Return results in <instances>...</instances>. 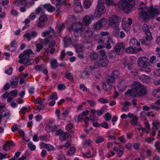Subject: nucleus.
<instances>
[{"label": "nucleus", "mask_w": 160, "mask_h": 160, "mask_svg": "<svg viewBox=\"0 0 160 160\" xmlns=\"http://www.w3.org/2000/svg\"><path fill=\"white\" fill-rule=\"evenodd\" d=\"M95 17L93 15H86L83 18L82 22H77L73 23L70 27L69 30H73L74 35L77 37L80 36L82 31L84 29L83 28V24L86 27L88 26L90 23L91 21L95 18Z\"/></svg>", "instance_id": "1"}, {"label": "nucleus", "mask_w": 160, "mask_h": 160, "mask_svg": "<svg viewBox=\"0 0 160 160\" xmlns=\"http://www.w3.org/2000/svg\"><path fill=\"white\" fill-rule=\"evenodd\" d=\"M146 92V87L139 82H136L132 84V89L128 90L125 94L126 95L135 97L138 95H144Z\"/></svg>", "instance_id": "2"}, {"label": "nucleus", "mask_w": 160, "mask_h": 160, "mask_svg": "<svg viewBox=\"0 0 160 160\" xmlns=\"http://www.w3.org/2000/svg\"><path fill=\"white\" fill-rule=\"evenodd\" d=\"M141 10L140 17L145 20H149L152 19L154 15H157L160 14V11L158 9L154 8L152 6L149 8L145 7L139 8Z\"/></svg>", "instance_id": "3"}, {"label": "nucleus", "mask_w": 160, "mask_h": 160, "mask_svg": "<svg viewBox=\"0 0 160 160\" xmlns=\"http://www.w3.org/2000/svg\"><path fill=\"white\" fill-rule=\"evenodd\" d=\"M133 1L130 0H125L119 5V8L123 10L125 13H128L131 12V10L134 5Z\"/></svg>", "instance_id": "4"}, {"label": "nucleus", "mask_w": 160, "mask_h": 160, "mask_svg": "<svg viewBox=\"0 0 160 160\" xmlns=\"http://www.w3.org/2000/svg\"><path fill=\"white\" fill-rule=\"evenodd\" d=\"M98 3L95 10V13L96 14V17L100 18L106 11V8L103 4L104 0H98Z\"/></svg>", "instance_id": "5"}, {"label": "nucleus", "mask_w": 160, "mask_h": 160, "mask_svg": "<svg viewBox=\"0 0 160 160\" xmlns=\"http://www.w3.org/2000/svg\"><path fill=\"white\" fill-rule=\"evenodd\" d=\"M142 30L146 33L145 38L142 39L141 40V43L144 44L145 42L150 41L152 39V37L147 25L144 24L142 27Z\"/></svg>", "instance_id": "6"}, {"label": "nucleus", "mask_w": 160, "mask_h": 160, "mask_svg": "<svg viewBox=\"0 0 160 160\" xmlns=\"http://www.w3.org/2000/svg\"><path fill=\"white\" fill-rule=\"evenodd\" d=\"M114 82V79L111 77H108L107 81L103 84V88L105 91H108L110 90L112 88V86L111 83Z\"/></svg>", "instance_id": "7"}, {"label": "nucleus", "mask_w": 160, "mask_h": 160, "mask_svg": "<svg viewBox=\"0 0 160 160\" xmlns=\"http://www.w3.org/2000/svg\"><path fill=\"white\" fill-rule=\"evenodd\" d=\"M108 24L113 28L118 27L119 25V21L118 18L116 16H112L109 19Z\"/></svg>", "instance_id": "8"}, {"label": "nucleus", "mask_w": 160, "mask_h": 160, "mask_svg": "<svg viewBox=\"0 0 160 160\" xmlns=\"http://www.w3.org/2000/svg\"><path fill=\"white\" fill-rule=\"evenodd\" d=\"M109 63V60L107 56L100 57L98 62H96V67H104L107 66Z\"/></svg>", "instance_id": "9"}, {"label": "nucleus", "mask_w": 160, "mask_h": 160, "mask_svg": "<svg viewBox=\"0 0 160 160\" xmlns=\"http://www.w3.org/2000/svg\"><path fill=\"white\" fill-rule=\"evenodd\" d=\"M138 63L141 68L144 66L149 65V63L148 58L145 57H140L138 60Z\"/></svg>", "instance_id": "10"}, {"label": "nucleus", "mask_w": 160, "mask_h": 160, "mask_svg": "<svg viewBox=\"0 0 160 160\" xmlns=\"http://www.w3.org/2000/svg\"><path fill=\"white\" fill-rule=\"evenodd\" d=\"M128 22L126 19H124L122 21V27L126 32H128L130 29L129 26L132 23V20L130 18H128Z\"/></svg>", "instance_id": "11"}, {"label": "nucleus", "mask_w": 160, "mask_h": 160, "mask_svg": "<svg viewBox=\"0 0 160 160\" xmlns=\"http://www.w3.org/2000/svg\"><path fill=\"white\" fill-rule=\"evenodd\" d=\"M125 45L122 43H117L114 48V50L116 53L118 55H121L124 51Z\"/></svg>", "instance_id": "12"}, {"label": "nucleus", "mask_w": 160, "mask_h": 160, "mask_svg": "<svg viewBox=\"0 0 160 160\" xmlns=\"http://www.w3.org/2000/svg\"><path fill=\"white\" fill-rule=\"evenodd\" d=\"M19 57L20 58L19 60V62L21 64H26L28 65H30L32 64L28 63L30 60V59H29V57H28L23 53H22L19 54Z\"/></svg>", "instance_id": "13"}, {"label": "nucleus", "mask_w": 160, "mask_h": 160, "mask_svg": "<svg viewBox=\"0 0 160 160\" xmlns=\"http://www.w3.org/2000/svg\"><path fill=\"white\" fill-rule=\"evenodd\" d=\"M142 49L141 48H137L135 46H130L127 48L126 50V52L129 53L134 54L137 53L140 51H142Z\"/></svg>", "instance_id": "14"}, {"label": "nucleus", "mask_w": 160, "mask_h": 160, "mask_svg": "<svg viewBox=\"0 0 160 160\" xmlns=\"http://www.w3.org/2000/svg\"><path fill=\"white\" fill-rule=\"evenodd\" d=\"M144 123L145 128L140 127L139 128H137V129L138 130H141L142 131V132L141 133V136L143 135V132H145L147 133H148L150 129V128L148 123L146 121H145Z\"/></svg>", "instance_id": "15"}, {"label": "nucleus", "mask_w": 160, "mask_h": 160, "mask_svg": "<svg viewBox=\"0 0 160 160\" xmlns=\"http://www.w3.org/2000/svg\"><path fill=\"white\" fill-rule=\"evenodd\" d=\"M93 35V32L90 29H88L85 31L83 34V36L86 40L91 39Z\"/></svg>", "instance_id": "16"}, {"label": "nucleus", "mask_w": 160, "mask_h": 160, "mask_svg": "<svg viewBox=\"0 0 160 160\" xmlns=\"http://www.w3.org/2000/svg\"><path fill=\"white\" fill-rule=\"evenodd\" d=\"M17 45V43L15 40L12 41L10 46H6V48L8 50L13 52L16 49V47Z\"/></svg>", "instance_id": "17"}, {"label": "nucleus", "mask_w": 160, "mask_h": 160, "mask_svg": "<svg viewBox=\"0 0 160 160\" xmlns=\"http://www.w3.org/2000/svg\"><path fill=\"white\" fill-rule=\"evenodd\" d=\"M74 10L76 12H79L82 11L83 8L80 2H76L74 3Z\"/></svg>", "instance_id": "18"}, {"label": "nucleus", "mask_w": 160, "mask_h": 160, "mask_svg": "<svg viewBox=\"0 0 160 160\" xmlns=\"http://www.w3.org/2000/svg\"><path fill=\"white\" fill-rule=\"evenodd\" d=\"M140 79L142 82L148 83L151 82V78L145 74H142L141 75Z\"/></svg>", "instance_id": "19"}, {"label": "nucleus", "mask_w": 160, "mask_h": 160, "mask_svg": "<svg viewBox=\"0 0 160 160\" xmlns=\"http://www.w3.org/2000/svg\"><path fill=\"white\" fill-rule=\"evenodd\" d=\"M113 150L118 152L117 155L118 157H120L123 153L124 148L122 147H120L118 148V147H113Z\"/></svg>", "instance_id": "20"}, {"label": "nucleus", "mask_w": 160, "mask_h": 160, "mask_svg": "<svg viewBox=\"0 0 160 160\" xmlns=\"http://www.w3.org/2000/svg\"><path fill=\"white\" fill-rule=\"evenodd\" d=\"M64 46L66 48L71 44L72 41L71 38L69 36H67L65 37L63 40Z\"/></svg>", "instance_id": "21"}, {"label": "nucleus", "mask_w": 160, "mask_h": 160, "mask_svg": "<svg viewBox=\"0 0 160 160\" xmlns=\"http://www.w3.org/2000/svg\"><path fill=\"white\" fill-rule=\"evenodd\" d=\"M57 129V127L55 125H51L47 126L45 127L46 130L49 132H53Z\"/></svg>", "instance_id": "22"}, {"label": "nucleus", "mask_w": 160, "mask_h": 160, "mask_svg": "<svg viewBox=\"0 0 160 160\" xmlns=\"http://www.w3.org/2000/svg\"><path fill=\"white\" fill-rule=\"evenodd\" d=\"M107 43H105L104 44L105 48L107 49H109L111 48L112 46L110 43L114 44L115 42H114L110 37H108V39L106 41Z\"/></svg>", "instance_id": "23"}, {"label": "nucleus", "mask_w": 160, "mask_h": 160, "mask_svg": "<svg viewBox=\"0 0 160 160\" xmlns=\"http://www.w3.org/2000/svg\"><path fill=\"white\" fill-rule=\"evenodd\" d=\"M26 0H15L13 2L11 5L12 7H14L15 5L17 6H21L22 5H24Z\"/></svg>", "instance_id": "24"}, {"label": "nucleus", "mask_w": 160, "mask_h": 160, "mask_svg": "<svg viewBox=\"0 0 160 160\" xmlns=\"http://www.w3.org/2000/svg\"><path fill=\"white\" fill-rule=\"evenodd\" d=\"M69 134L66 132H64L59 136V139L62 141H66L68 139L69 137Z\"/></svg>", "instance_id": "25"}, {"label": "nucleus", "mask_w": 160, "mask_h": 160, "mask_svg": "<svg viewBox=\"0 0 160 160\" xmlns=\"http://www.w3.org/2000/svg\"><path fill=\"white\" fill-rule=\"evenodd\" d=\"M44 8L48 11L50 12L55 11V8L49 3L43 5Z\"/></svg>", "instance_id": "26"}, {"label": "nucleus", "mask_w": 160, "mask_h": 160, "mask_svg": "<svg viewBox=\"0 0 160 160\" xmlns=\"http://www.w3.org/2000/svg\"><path fill=\"white\" fill-rule=\"evenodd\" d=\"M73 46L75 48L77 52H82L84 51L83 46L78 44H73Z\"/></svg>", "instance_id": "27"}, {"label": "nucleus", "mask_w": 160, "mask_h": 160, "mask_svg": "<svg viewBox=\"0 0 160 160\" xmlns=\"http://www.w3.org/2000/svg\"><path fill=\"white\" fill-rule=\"evenodd\" d=\"M137 47H139L140 43L139 42H138L137 39L135 38H132L131 39L129 42V45L130 46L133 47L135 44Z\"/></svg>", "instance_id": "28"}, {"label": "nucleus", "mask_w": 160, "mask_h": 160, "mask_svg": "<svg viewBox=\"0 0 160 160\" xmlns=\"http://www.w3.org/2000/svg\"><path fill=\"white\" fill-rule=\"evenodd\" d=\"M130 122L132 125L138 124L139 126L141 125V124L138 122V118L136 116L134 117L131 120Z\"/></svg>", "instance_id": "29"}, {"label": "nucleus", "mask_w": 160, "mask_h": 160, "mask_svg": "<svg viewBox=\"0 0 160 160\" xmlns=\"http://www.w3.org/2000/svg\"><path fill=\"white\" fill-rule=\"evenodd\" d=\"M51 67L53 69L56 68L58 66L57 60L55 59H52L50 61Z\"/></svg>", "instance_id": "30"}, {"label": "nucleus", "mask_w": 160, "mask_h": 160, "mask_svg": "<svg viewBox=\"0 0 160 160\" xmlns=\"http://www.w3.org/2000/svg\"><path fill=\"white\" fill-rule=\"evenodd\" d=\"M89 57L90 59L92 60H95L98 58V54L94 52H92L90 53Z\"/></svg>", "instance_id": "31"}, {"label": "nucleus", "mask_w": 160, "mask_h": 160, "mask_svg": "<svg viewBox=\"0 0 160 160\" xmlns=\"http://www.w3.org/2000/svg\"><path fill=\"white\" fill-rule=\"evenodd\" d=\"M89 74L88 71L84 70L81 73L80 76L83 78H88L89 77Z\"/></svg>", "instance_id": "32"}, {"label": "nucleus", "mask_w": 160, "mask_h": 160, "mask_svg": "<svg viewBox=\"0 0 160 160\" xmlns=\"http://www.w3.org/2000/svg\"><path fill=\"white\" fill-rule=\"evenodd\" d=\"M98 22L102 28L107 24L108 21L106 18H103L99 20Z\"/></svg>", "instance_id": "33"}, {"label": "nucleus", "mask_w": 160, "mask_h": 160, "mask_svg": "<svg viewBox=\"0 0 160 160\" xmlns=\"http://www.w3.org/2000/svg\"><path fill=\"white\" fill-rule=\"evenodd\" d=\"M45 107V106L42 103H40L38 106V108L34 110V113H38L40 111L43 109Z\"/></svg>", "instance_id": "34"}, {"label": "nucleus", "mask_w": 160, "mask_h": 160, "mask_svg": "<svg viewBox=\"0 0 160 160\" xmlns=\"http://www.w3.org/2000/svg\"><path fill=\"white\" fill-rule=\"evenodd\" d=\"M18 81V78H16L10 82V85L13 88H14L17 85Z\"/></svg>", "instance_id": "35"}, {"label": "nucleus", "mask_w": 160, "mask_h": 160, "mask_svg": "<svg viewBox=\"0 0 160 160\" xmlns=\"http://www.w3.org/2000/svg\"><path fill=\"white\" fill-rule=\"evenodd\" d=\"M92 3V2L89 0H84V4L86 8H89L90 7Z\"/></svg>", "instance_id": "36"}, {"label": "nucleus", "mask_w": 160, "mask_h": 160, "mask_svg": "<svg viewBox=\"0 0 160 160\" xmlns=\"http://www.w3.org/2000/svg\"><path fill=\"white\" fill-rule=\"evenodd\" d=\"M104 140V138L102 136H99L96 137L95 142L97 143H101Z\"/></svg>", "instance_id": "37"}, {"label": "nucleus", "mask_w": 160, "mask_h": 160, "mask_svg": "<svg viewBox=\"0 0 160 160\" xmlns=\"http://www.w3.org/2000/svg\"><path fill=\"white\" fill-rule=\"evenodd\" d=\"M119 74V73L118 71H114L112 73L111 76H110L108 77H111L112 78H114L115 82V79L118 77Z\"/></svg>", "instance_id": "38"}, {"label": "nucleus", "mask_w": 160, "mask_h": 160, "mask_svg": "<svg viewBox=\"0 0 160 160\" xmlns=\"http://www.w3.org/2000/svg\"><path fill=\"white\" fill-rule=\"evenodd\" d=\"M33 53V51L31 49L25 50L24 51L23 53L29 57H30V55Z\"/></svg>", "instance_id": "39"}, {"label": "nucleus", "mask_w": 160, "mask_h": 160, "mask_svg": "<svg viewBox=\"0 0 160 160\" xmlns=\"http://www.w3.org/2000/svg\"><path fill=\"white\" fill-rule=\"evenodd\" d=\"M92 46V42L89 41H87L83 43V47L87 48H89Z\"/></svg>", "instance_id": "40"}, {"label": "nucleus", "mask_w": 160, "mask_h": 160, "mask_svg": "<svg viewBox=\"0 0 160 160\" xmlns=\"http://www.w3.org/2000/svg\"><path fill=\"white\" fill-rule=\"evenodd\" d=\"M92 143V142L90 140H86L83 144V145L84 147H87L91 146Z\"/></svg>", "instance_id": "41"}, {"label": "nucleus", "mask_w": 160, "mask_h": 160, "mask_svg": "<svg viewBox=\"0 0 160 160\" xmlns=\"http://www.w3.org/2000/svg\"><path fill=\"white\" fill-rule=\"evenodd\" d=\"M28 147L31 151H34L36 149V146L32 144V142H30L28 144Z\"/></svg>", "instance_id": "42"}, {"label": "nucleus", "mask_w": 160, "mask_h": 160, "mask_svg": "<svg viewBox=\"0 0 160 160\" xmlns=\"http://www.w3.org/2000/svg\"><path fill=\"white\" fill-rule=\"evenodd\" d=\"M149 66V65H147L146 66H144L142 68V70L145 71L146 73H149L151 72V68L148 67Z\"/></svg>", "instance_id": "43"}, {"label": "nucleus", "mask_w": 160, "mask_h": 160, "mask_svg": "<svg viewBox=\"0 0 160 160\" xmlns=\"http://www.w3.org/2000/svg\"><path fill=\"white\" fill-rule=\"evenodd\" d=\"M93 27L96 30H99L102 28L98 21L94 24Z\"/></svg>", "instance_id": "44"}, {"label": "nucleus", "mask_w": 160, "mask_h": 160, "mask_svg": "<svg viewBox=\"0 0 160 160\" xmlns=\"http://www.w3.org/2000/svg\"><path fill=\"white\" fill-rule=\"evenodd\" d=\"M36 51L38 52H39L40 50L43 48V46L41 43H38L36 45Z\"/></svg>", "instance_id": "45"}, {"label": "nucleus", "mask_w": 160, "mask_h": 160, "mask_svg": "<svg viewBox=\"0 0 160 160\" xmlns=\"http://www.w3.org/2000/svg\"><path fill=\"white\" fill-rule=\"evenodd\" d=\"M83 157L85 158H88L93 156V155L91 153V151H89L85 154L83 153Z\"/></svg>", "instance_id": "46"}, {"label": "nucleus", "mask_w": 160, "mask_h": 160, "mask_svg": "<svg viewBox=\"0 0 160 160\" xmlns=\"http://www.w3.org/2000/svg\"><path fill=\"white\" fill-rule=\"evenodd\" d=\"M80 89L83 92H89V91L87 88L84 85L81 83L80 85Z\"/></svg>", "instance_id": "47"}, {"label": "nucleus", "mask_w": 160, "mask_h": 160, "mask_svg": "<svg viewBox=\"0 0 160 160\" xmlns=\"http://www.w3.org/2000/svg\"><path fill=\"white\" fill-rule=\"evenodd\" d=\"M146 113L144 112H142L140 113V118L141 119L145 120H146Z\"/></svg>", "instance_id": "48"}, {"label": "nucleus", "mask_w": 160, "mask_h": 160, "mask_svg": "<svg viewBox=\"0 0 160 160\" xmlns=\"http://www.w3.org/2000/svg\"><path fill=\"white\" fill-rule=\"evenodd\" d=\"M48 19L47 16L45 15H42L39 18V20L45 22Z\"/></svg>", "instance_id": "49"}, {"label": "nucleus", "mask_w": 160, "mask_h": 160, "mask_svg": "<svg viewBox=\"0 0 160 160\" xmlns=\"http://www.w3.org/2000/svg\"><path fill=\"white\" fill-rule=\"evenodd\" d=\"M83 118V117L82 115H76L74 117L75 120L78 122H80Z\"/></svg>", "instance_id": "50"}, {"label": "nucleus", "mask_w": 160, "mask_h": 160, "mask_svg": "<svg viewBox=\"0 0 160 160\" xmlns=\"http://www.w3.org/2000/svg\"><path fill=\"white\" fill-rule=\"evenodd\" d=\"M98 101L99 102L102 104L106 103L108 102V100L104 98H100L98 100Z\"/></svg>", "instance_id": "51"}, {"label": "nucleus", "mask_w": 160, "mask_h": 160, "mask_svg": "<svg viewBox=\"0 0 160 160\" xmlns=\"http://www.w3.org/2000/svg\"><path fill=\"white\" fill-rule=\"evenodd\" d=\"M65 77L68 80L72 81L73 80V77L71 73H67L65 74Z\"/></svg>", "instance_id": "52"}, {"label": "nucleus", "mask_w": 160, "mask_h": 160, "mask_svg": "<svg viewBox=\"0 0 160 160\" xmlns=\"http://www.w3.org/2000/svg\"><path fill=\"white\" fill-rule=\"evenodd\" d=\"M50 98L53 100H56L58 99L57 94L56 93H52L50 96Z\"/></svg>", "instance_id": "53"}, {"label": "nucleus", "mask_w": 160, "mask_h": 160, "mask_svg": "<svg viewBox=\"0 0 160 160\" xmlns=\"http://www.w3.org/2000/svg\"><path fill=\"white\" fill-rule=\"evenodd\" d=\"M75 150V148L73 147H72L70 148L69 150L68 151V154L69 155H71L72 154H73Z\"/></svg>", "instance_id": "54"}, {"label": "nucleus", "mask_w": 160, "mask_h": 160, "mask_svg": "<svg viewBox=\"0 0 160 160\" xmlns=\"http://www.w3.org/2000/svg\"><path fill=\"white\" fill-rule=\"evenodd\" d=\"M73 127V125L70 123L68 124L66 126L65 128L67 131H69Z\"/></svg>", "instance_id": "55"}, {"label": "nucleus", "mask_w": 160, "mask_h": 160, "mask_svg": "<svg viewBox=\"0 0 160 160\" xmlns=\"http://www.w3.org/2000/svg\"><path fill=\"white\" fill-rule=\"evenodd\" d=\"M56 29H58L60 32L62 31L64 28V24L62 23L58 26H57L56 27Z\"/></svg>", "instance_id": "56"}, {"label": "nucleus", "mask_w": 160, "mask_h": 160, "mask_svg": "<svg viewBox=\"0 0 160 160\" xmlns=\"http://www.w3.org/2000/svg\"><path fill=\"white\" fill-rule=\"evenodd\" d=\"M87 102L91 107H94L96 105L97 103L96 101L93 100H88Z\"/></svg>", "instance_id": "57"}, {"label": "nucleus", "mask_w": 160, "mask_h": 160, "mask_svg": "<svg viewBox=\"0 0 160 160\" xmlns=\"http://www.w3.org/2000/svg\"><path fill=\"white\" fill-rule=\"evenodd\" d=\"M106 2L108 5L115 6V4L113 0H106Z\"/></svg>", "instance_id": "58"}, {"label": "nucleus", "mask_w": 160, "mask_h": 160, "mask_svg": "<svg viewBox=\"0 0 160 160\" xmlns=\"http://www.w3.org/2000/svg\"><path fill=\"white\" fill-rule=\"evenodd\" d=\"M44 147L48 151H51L53 148V147L49 144H45Z\"/></svg>", "instance_id": "59"}, {"label": "nucleus", "mask_w": 160, "mask_h": 160, "mask_svg": "<svg viewBox=\"0 0 160 160\" xmlns=\"http://www.w3.org/2000/svg\"><path fill=\"white\" fill-rule=\"evenodd\" d=\"M153 128L154 130L158 129V127L159 126V123L157 121H155L153 123Z\"/></svg>", "instance_id": "60"}, {"label": "nucleus", "mask_w": 160, "mask_h": 160, "mask_svg": "<svg viewBox=\"0 0 160 160\" xmlns=\"http://www.w3.org/2000/svg\"><path fill=\"white\" fill-rule=\"evenodd\" d=\"M29 35H30L31 38H34L36 37L38 35V33L34 31H32L31 32H29Z\"/></svg>", "instance_id": "61"}, {"label": "nucleus", "mask_w": 160, "mask_h": 160, "mask_svg": "<svg viewBox=\"0 0 160 160\" xmlns=\"http://www.w3.org/2000/svg\"><path fill=\"white\" fill-rule=\"evenodd\" d=\"M99 53L100 55V57H104L107 56L106 55L105 50H101L99 51Z\"/></svg>", "instance_id": "62"}, {"label": "nucleus", "mask_w": 160, "mask_h": 160, "mask_svg": "<svg viewBox=\"0 0 160 160\" xmlns=\"http://www.w3.org/2000/svg\"><path fill=\"white\" fill-rule=\"evenodd\" d=\"M125 67H127L129 70H131L133 68V63H128L125 65Z\"/></svg>", "instance_id": "63"}, {"label": "nucleus", "mask_w": 160, "mask_h": 160, "mask_svg": "<svg viewBox=\"0 0 160 160\" xmlns=\"http://www.w3.org/2000/svg\"><path fill=\"white\" fill-rule=\"evenodd\" d=\"M159 92V90H156L153 91L152 94L154 97L159 98V96L158 95Z\"/></svg>", "instance_id": "64"}]
</instances>
